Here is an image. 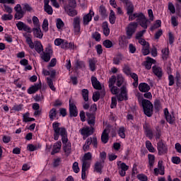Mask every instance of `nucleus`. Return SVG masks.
<instances>
[{
  "label": "nucleus",
  "instance_id": "obj_1",
  "mask_svg": "<svg viewBox=\"0 0 181 181\" xmlns=\"http://www.w3.org/2000/svg\"><path fill=\"white\" fill-rule=\"evenodd\" d=\"M52 128L54 130V139L58 141L59 137L62 136V142L63 144V151L66 156H69L71 153V143L69 141L67 137V131L64 127H60V123L54 122L52 124Z\"/></svg>",
  "mask_w": 181,
  "mask_h": 181
},
{
  "label": "nucleus",
  "instance_id": "obj_2",
  "mask_svg": "<svg viewBox=\"0 0 181 181\" xmlns=\"http://www.w3.org/2000/svg\"><path fill=\"white\" fill-rule=\"evenodd\" d=\"M93 159V154L90 152L86 153L82 158V170H81V179L82 180H86V173L88 170L91 163L90 160Z\"/></svg>",
  "mask_w": 181,
  "mask_h": 181
},
{
  "label": "nucleus",
  "instance_id": "obj_3",
  "mask_svg": "<svg viewBox=\"0 0 181 181\" xmlns=\"http://www.w3.org/2000/svg\"><path fill=\"white\" fill-rule=\"evenodd\" d=\"M142 105L145 115L152 117V114L153 113V105H152L151 101L144 99L142 100Z\"/></svg>",
  "mask_w": 181,
  "mask_h": 181
},
{
  "label": "nucleus",
  "instance_id": "obj_4",
  "mask_svg": "<svg viewBox=\"0 0 181 181\" xmlns=\"http://www.w3.org/2000/svg\"><path fill=\"white\" fill-rule=\"evenodd\" d=\"M40 54V57L43 62H45V63H47L50 62V59H52V55L53 54V49H52V47H47L45 49V52L42 51V52Z\"/></svg>",
  "mask_w": 181,
  "mask_h": 181
},
{
  "label": "nucleus",
  "instance_id": "obj_5",
  "mask_svg": "<svg viewBox=\"0 0 181 181\" xmlns=\"http://www.w3.org/2000/svg\"><path fill=\"white\" fill-rule=\"evenodd\" d=\"M138 28V23L132 22L130 23L126 28V35L127 39H131L132 35H134Z\"/></svg>",
  "mask_w": 181,
  "mask_h": 181
},
{
  "label": "nucleus",
  "instance_id": "obj_6",
  "mask_svg": "<svg viewBox=\"0 0 181 181\" xmlns=\"http://www.w3.org/2000/svg\"><path fill=\"white\" fill-rule=\"evenodd\" d=\"M151 22L152 21L146 18V17L145 16V15H144V13H142L141 16H140V18L139 19V21H138L140 26H141V28H143L144 30H146V29H148V26L151 25Z\"/></svg>",
  "mask_w": 181,
  "mask_h": 181
},
{
  "label": "nucleus",
  "instance_id": "obj_7",
  "mask_svg": "<svg viewBox=\"0 0 181 181\" xmlns=\"http://www.w3.org/2000/svg\"><path fill=\"white\" fill-rule=\"evenodd\" d=\"M14 9L16 11V14L14 16L15 19L17 21H19L20 19H22L23 16H25V11L22 9V6L21 4H17L15 7Z\"/></svg>",
  "mask_w": 181,
  "mask_h": 181
},
{
  "label": "nucleus",
  "instance_id": "obj_8",
  "mask_svg": "<svg viewBox=\"0 0 181 181\" xmlns=\"http://www.w3.org/2000/svg\"><path fill=\"white\" fill-rule=\"evenodd\" d=\"M79 132H81V135H83V139H86V138L94 134V128H93L92 127H84L79 130Z\"/></svg>",
  "mask_w": 181,
  "mask_h": 181
},
{
  "label": "nucleus",
  "instance_id": "obj_9",
  "mask_svg": "<svg viewBox=\"0 0 181 181\" xmlns=\"http://www.w3.org/2000/svg\"><path fill=\"white\" fill-rule=\"evenodd\" d=\"M80 17L77 16L74 18L73 28L74 35H80Z\"/></svg>",
  "mask_w": 181,
  "mask_h": 181
},
{
  "label": "nucleus",
  "instance_id": "obj_10",
  "mask_svg": "<svg viewBox=\"0 0 181 181\" xmlns=\"http://www.w3.org/2000/svg\"><path fill=\"white\" fill-rule=\"evenodd\" d=\"M163 161H158V168H154V174L156 176H158V175H161V176H163V175H165V167L163 166Z\"/></svg>",
  "mask_w": 181,
  "mask_h": 181
},
{
  "label": "nucleus",
  "instance_id": "obj_11",
  "mask_svg": "<svg viewBox=\"0 0 181 181\" xmlns=\"http://www.w3.org/2000/svg\"><path fill=\"white\" fill-rule=\"evenodd\" d=\"M117 100L118 101H124V100H128L127 87L122 86L121 88V92L117 95Z\"/></svg>",
  "mask_w": 181,
  "mask_h": 181
},
{
  "label": "nucleus",
  "instance_id": "obj_12",
  "mask_svg": "<svg viewBox=\"0 0 181 181\" xmlns=\"http://www.w3.org/2000/svg\"><path fill=\"white\" fill-rule=\"evenodd\" d=\"M69 114L70 117H77L78 115L77 107L74 103H71V100H69Z\"/></svg>",
  "mask_w": 181,
  "mask_h": 181
},
{
  "label": "nucleus",
  "instance_id": "obj_13",
  "mask_svg": "<svg viewBox=\"0 0 181 181\" xmlns=\"http://www.w3.org/2000/svg\"><path fill=\"white\" fill-rule=\"evenodd\" d=\"M93 16H94V11L93 10H90L88 13L84 15L83 17V25H88L91 22Z\"/></svg>",
  "mask_w": 181,
  "mask_h": 181
},
{
  "label": "nucleus",
  "instance_id": "obj_14",
  "mask_svg": "<svg viewBox=\"0 0 181 181\" xmlns=\"http://www.w3.org/2000/svg\"><path fill=\"white\" fill-rule=\"evenodd\" d=\"M159 155H165L168 152V146L162 141H159L157 144Z\"/></svg>",
  "mask_w": 181,
  "mask_h": 181
},
{
  "label": "nucleus",
  "instance_id": "obj_15",
  "mask_svg": "<svg viewBox=\"0 0 181 181\" xmlns=\"http://www.w3.org/2000/svg\"><path fill=\"white\" fill-rule=\"evenodd\" d=\"M152 70L153 74H155L158 78H162V76H163V70H162L160 66L155 65L152 67Z\"/></svg>",
  "mask_w": 181,
  "mask_h": 181
},
{
  "label": "nucleus",
  "instance_id": "obj_16",
  "mask_svg": "<svg viewBox=\"0 0 181 181\" xmlns=\"http://www.w3.org/2000/svg\"><path fill=\"white\" fill-rule=\"evenodd\" d=\"M164 114L165 115L167 122H169V124H173V122H175V115L169 113L168 108L164 109Z\"/></svg>",
  "mask_w": 181,
  "mask_h": 181
},
{
  "label": "nucleus",
  "instance_id": "obj_17",
  "mask_svg": "<svg viewBox=\"0 0 181 181\" xmlns=\"http://www.w3.org/2000/svg\"><path fill=\"white\" fill-rule=\"evenodd\" d=\"M50 0H44V11L47 13L48 15H53V8L49 5Z\"/></svg>",
  "mask_w": 181,
  "mask_h": 181
},
{
  "label": "nucleus",
  "instance_id": "obj_18",
  "mask_svg": "<svg viewBox=\"0 0 181 181\" xmlns=\"http://www.w3.org/2000/svg\"><path fill=\"white\" fill-rule=\"evenodd\" d=\"M104 168V160L96 161L94 165V171L97 173H102Z\"/></svg>",
  "mask_w": 181,
  "mask_h": 181
},
{
  "label": "nucleus",
  "instance_id": "obj_19",
  "mask_svg": "<svg viewBox=\"0 0 181 181\" xmlns=\"http://www.w3.org/2000/svg\"><path fill=\"white\" fill-rule=\"evenodd\" d=\"M40 88H42V83L41 82H40L38 83H35L33 86L30 87L28 89V94H35V93H36V91L40 90Z\"/></svg>",
  "mask_w": 181,
  "mask_h": 181
},
{
  "label": "nucleus",
  "instance_id": "obj_20",
  "mask_svg": "<svg viewBox=\"0 0 181 181\" xmlns=\"http://www.w3.org/2000/svg\"><path fill=\"white\" fill-rule=\"evenodd\" d=\"M16 27H17V29H18V30H24L25 32H30V28L22 21H19L18 23H17Z\"/></svg>",
  "mask_w": 181,
  "mask_h": 181
},
{
  "label": "nucleus",
  "instance_id": "obj_21",
  "mask_svg": "<svg viewBox=\"0 0 181 181\" xmlns=\"http://www.w3.org/2000/svg\"><path fill=\"white\" fill-rule=\"evenodd\" d=\"M61 149H62V141H58L54 144L52 151L51 152V155H54L55 153H59V152H60Z\"/></svg>",
  "mask_w": 181,
  "mask_h": 181
},
{
  "label": "nucleus",
  "instance_id": "obj_22",
  "mask_svg": "<svg viewBox=\"0 0 181 181\" xmlns=\"http://www.w3.org/2000/svg\"><path fill=\"white\" fill-rule=\"evenodd\" d=\"M110 135V129H105L102 133L101 141L103 144L108 142Z\"/></svg>",
  "mask_w": 181,
  "mask_h": 181
},
{
  "label": "nucleus",
  "instance_id": "obj_23",
  "mask_svg": "<svg viewBox=\"0 0 181 181\" xmlns=\"http://www.w3.org/2000/svg\"><path fill=\"white\" fill-rule=\"evenodd\" d=\"M156 61L149 57L146 58V61L144 62V66L147 70L152 69V64H155Z\"/></svg>",
  "mask_w": 181,
  "mask_h": 181
},
{
  "label": "nucleus",
  "instance_id": "obj_24",
  "mask_svg": "<svg viewBox=\"0 0 181 181\" xmlns=\"http://www.w3.org/2000/svg\"><path fill=\"white\" fill-rule=\"evenodd\" d=\"M33 33L35 37H37V39H42L43 37V33H42L40 27H35L33 28Z\"/></svg>",
  "mask_w": 181,
  "mask_h": 181
},
{
  "label": "nucleus",
  "instance_id": "obj_25",
  "mask_svg": "<svg viewBox=\"0 0 181 181\" xmlns=\"http://www.w3.org/2000/svg\"><path fill=\"white\" fill-rule=\"evenodd\" d=\"M139 90L141 93H148L151 90V86L146 83H141L139 85Z\"/></svg>",
  "mask_w": 181,
  "mask_h": 181
},
{
  "label": "nucleus",
  "instance_id": "obj_26",
  "mask_svg": "<svg viewBox=\"0 0 181 181\" xmlns=\"http://www.w3.org/2000/svg\"><path fill=\"white\" fill-rule=\"evenodd\" d=\"M91 83L93 88H95V90H101V83H100V81H98L96 77H91Z\"/></svg>",
  "mask_w": 181,
  "mask_h": 181
},
{
  "label": "nucleus",
  "instance_id": "obj_27",
  "mask_svg": "<svg viewBox=\"0 0 181 181\" xmlns=\"http://www.w3.org/2000/svg\"><path fill=\"white\" fill-rule=\"evenodd\" d=\"M34 48L37 53L40 54L42 52H43V45H42V42L40 41H35L34 44Z\"/></svg>",
  "mask_w": 181,
  "mask_h": 181
},
{
  "label": "nucleus",
  "instance_id": "obj_28",
  "mask_svg": "<svg viewBox=\"0 0 181 181\" xmlns=\"http://www.w3.org/2000/svg\"><path fill=\"white\" fill-rule=\"evenodd\" d=\"M148 169L152 170L153 169V165H155V156L152 154L148 155Z\"/></svg>",
  "mask_w": 181,
  "mask_h": 181
},
{
  "label": "nucleus",
  "instance_id": "obj_29",
  "mask_svg": "<svg viewBox=\"0 0 181 181\" xmlns=\"http://www.w3.org/2000/svg\"><path fill=\"white\" fill-rule=\"evenodd\" d=\"M129 16V21H135L136 19L137 22L139 21L141 16H142V13H132L128 14Z\"/></svg>",
  "mask_w": 181,
  "mask_h": 181
},
{
  "label": "nucleus",
  "instance_id": "obj_30",
  "mask_svg": "<svg viewBox=\"0 0 181 181\" xmlns=\"http://www.w3.org/2000/svg\"><path fill=\"white\" fill-rule=\"evenodd\" d=\"M57 114L58 112L56 108L51 109L49 112V118L50 121H54L55 118H57Z\"/></svg>",
  "mask_w": 181,
  "mask_h": 181
},
{
  "label": "nucleus",
  "instance_id": "obj_31",
  "mask_svg": "<svg viewBox=\"0 0 181 181\" xmlns=\"http://www.w3.org/2000/svg\"><path fill=\"white\" fill-rule=\"evenodd\" d=\"M123 83L124 76H122V74H117L116 78V85L117 86V87H121Z\"/></svg>",
  "mask_w": 181,
  "mask_h": 181
},
{
  "label": "nucleus",
  "instance_id": "obj_32",
  "mask_svg": "<svg viewBox=\"0 0 181 181\" xmlns=\"http://www.w3.org/2000/svg\"><path fill=\"white\" fill-rule=\"evenodd\" d=\"M122 60H124V56H122L121 54H119L114 57L113 64L118 65L119 63H121V62H122Z\"/></svg>",
  "mask_w": 181,
  "mask_h": 181
},
{
  "label": "nucleus",
  "instance_id": "obj_33",
  "mask_svg": "<svg viewBox=\"0 0 181 181\" xmlns=\"http://www.w3.org/2000/svg\"><path fill=\"white\" fill-rule=\"evenodd\" d=\"M103 34L105 36H109L110 35V28H108V23L104 22L103 23Z\"/></svg>",
  "mask_w": 181,
  "mask_h": 181
},
{
  "label": "nucleus",
  "instance_id": "obj_34",
  "mask_svg": "<svg viewBox=\"0 0 181 181\" xmlns=\"http://www.w3.org/2000/svg\"><path fill=\"white\" fill-rule=\"evenodd\" d=\"M39 148H42V145L37 144V145H33V144H28L27 146V148L30 152H33L35 151H37V149H39Z\"/></svg>",
  "mask_w": 181,
  "mask_h": 181
},
{
  "label": "nucleus",
  "instance_id": "obj_35",
  "mask_svg": "<svg viewBox=\"0 0 181 181\" xmlns=\"http://www.w3.org/2000/svg\"><path fill=\"white\" fill-rule=\"evenodd\" d=\"M30 114L29 112H26L23 116V119L24 122H32L33 121H35V118L30 117Z\"/></svg>",
  "mask_w": 181,
  "mask_h": 181
},
{
  "label": "nucleus",
  "instance_id": "obj_36",
  "mask_svg": "<svg viewBox=\"0 0 181 181\" xmlns=\"http://www.w3.org/2000/svg\"><path fill=\"white\" fill-rule=\"evenodd\" d=\"M109 21L112 25H114V23H115V21H117V17H115V12H114L112 10L110 11Z\"/></svg>",
  "mask_w": 181,
  "mask_h": 181
},
{
  "label": "nucleus",
  "instance_id": "obj_37",
  "mask_svg": "<svg viewBox=\"0 0 181 181\" xmlns=\"http://www.w3.org/2000/svg\"><path fill=\"white\" fill-rule=\"evenodd\" d=\"M42 30L44 32L49 31V21L47 19H44L42 25Z\"/></svg>",
  "mask_w": 181,
  "mask_h": 181
},
{
  "label": "nucleus",
  "instance_id": "obj_38",
  "mask_svg": "<svg viewBox=\"0 0 181 181\" xmlns=\"http://www.w3.org/2000/svg\"><path fill=\"white\" fill-rule=\"evenodd\" d=\"M25 40L30 49H35V44L33 43V41H32V37L25 36Z\"/></svg>",
  "mask_w": 181,
  "mask_h": 181
},
{
  "label": "nucleus",
  "instance_id": "obj_39",
  "mask_svg": "<svg viewBox=\"0 0 181 181\" xmlns=\"http://www.w3.org/2000/svg\"><path fill=\"white\" fill-rule=\"evenodd\" d=\"M47 85L49 86V88L52 91H56V88L54 87V85H53V80H52V78H47Z\"/></svg>",
  "mask_w": 181,
  "mask_h": 181
},
{
  "label": "nucleus",
  "instance_id": "obj_40",
  "mask_svg": "<svg viewBox=\"0 0 181 181\" xmlns=\"http://www.w3.org/2000/svg\"><path fill=\"white\" fill-rule=\"evenodd\" d=\"M120 163V165H119ZM117 165L119 167V169L122 170H124L127 172V170H128V169H129V167L128 165H127V164H125V163H121V161H119V163H117Z\"/></svg>",
  "mask_w": 181,
  "mask_h": 181
},
{
  "label": "nucleus",
  "instance_id": "obj_41",
  "mask_svg": "<svg viewBox=\"0 0 181 181\" xmlns=\"http://www.w3.org/2000/svg\"><path fill=\"white\" fill-rule=\"evenodd\" d=\"M146 146L148 151H149V152H152V153L155 152V148H153V146H152V143H151V141H146Z\"/></svg>",
  "mask_w": 181,
  "mask_h": 181
},
{
  "label": "nucleus",
  "instance_id": "obj_42",
  "mask_svg": "<svg viewBox=\"0 0 181 181\" xmlns=\"http://www.w3.org/2000/svg\"><path fill=\"white\" fill-rule=\"evenodd\" d=\"M161 52H162L163 59L164 60H166L168 57H169V49L167 48H164L162 49Z\"/></svg>",
  "mask_w": 181,
  "mask_h": 181
},
{
  "label": "nucleus",
  "instance_id": "obj_43",
  "mask_svg": "<svg viewBox=\"0 0 181 181\" xmlns=\"http://www.w3.org/2000/svg\"><path fill=\"white\" fill-rule=\"evenodd\" d=\"M75 65L76 69H84V67H86L84 62L80 60H77Z\"/></svg>",
  "mask_w": 181,
  "mask_h": 181
},
{
  "label": "nucleus",
  "instance_id": "obj_44",
  "mask_svg": "<svg viewBox=\"0 0 181 181\" xmlns=\"http://www.w3.org/2000/svg\"><path fill=\"white\" fill-rule=\"evenodd\" d=\"M96 63L97 62H95L94 59L89 60V67L91 71H95Z\"/></svg>",
  "mask_w": 181,
  "mask_h": 181
},
{
  "label": "nucleus",
  "instance_id": "obj_45",
  "mask_svg": "<svg viewBox=\"0 0 181 181\" xmlns=\"http://www.w3.org/2000/svg\"><path fill=\"white\" fill-rule=\"evenodd\" d=\"M1 19L2 21H12V19H13V16L9 13L8 14H4L1 16Z\"/></svg>",
  "mask_w": 181,
  "mask_h": 181
},
{
  "label": "nucleus",
  "instance_id": "obj_46",
  "mask_svg": "<svg viewBox=\"0 0 181 181\" xmlns=\"http://www.w3.org/2000/svg\"><path fill=\"white\" fill-rule=\"evenodd\" d=\"M99 12L100 15L103 16V18H107V10L105 9V7L101 6L99 9Z\"/></svg>",
  "mask_w": 181,
  "mask_h": 181
},
{
  "label": "nucleus",
  "instance_id": "obj_47",
  "mask_svg": "<svg viewBox=\"0 0 181 181\" xmlns=\"http://www.w3.org/2000/svg\"><path fill=\"white\" fill-rule=\"evenodd\" d=\"M82 96H83L84 101H86V102L88 101V90L83 89L82 90Z\"/></svg>",
  "mask_w": 181,
  "mask_h": 181
},
{
  "label": "nucleus",
  "instance_id": "obj_48",
  "mask_svg": "<svg viewBox=\"0 0 181 181\" xmlns=\"http://www.w3.org/2000/svg\"><path fill=\"white\" fill-rule=\"evenodd\" d=\"M103 46H105L106 49H111L112 47V42L110 40H106L103 41Z\"/></svg>",
  "mask_w": 181,
  "mask_h": 181
},
{
  "label": "nucleus",
  "instance_id": "obj_49",
  "mask_svg": "<svg viewBox=\"0 0 181 181\" xmlns=\"http://www.w3.org/2000/svg\"><path fill=\"white\" fill-rule=\"evenodd\" d=\"M92 37L95 39L96 42H100V40H101V34H100L98 32H95L92 35Z\"/></svg>",
  "mask_w": 181,
  "mask_h": 181
},
{
  "label": "nucleus",
  "instance_id": "obj_50",
  "mask_svg": "<svg viewBox=\"0 0 181 181\" xmlns=\"http://www.w3.org/2000/svg\"><path fill=\"white\" fill-rule=\"evenodd\" d=\"M56 25H57V29H62V28L64 27V23L60 18L57 19Z\"/></svg>",
  "mask_w": 181,
  "mask_h": 181
},
{
  "label": "nucleus",
  "instance_id": "obj_51",
  "mask_svg": "<svg viewBox=\"0 0 181 181\" xmlns=\"http://www.w3.org/2000/svg\"><path fill=\"white\" fill-rule=\"evenodd\" d=\"M121 2H122L125 5L126 9L127 8H131L132 6H134V4H132V2L129 0H120Z\"/></svg>",
  "mask_w": 181,
  "mask_h": 181
},
{
  "label": "nucleus",
  "instance_id": "obj_52",
  "mask_svg": "<svg viewBox=\"0 0 181 181\" xmlns=\"http://www.w3.org/2000/svg\"><path fill=\"white\" fill-rule=\"evenodd\" d=\"M33 23L35 28H40V23H39V18L36 16L33 17Z\"/></svg>",
  "mask_w": 181,
  "mask_h": 181
},
{
  "label": "nucleus",
  "instance_id": "obj_53",
  "mask_svg": "<svg viewBox=\"0 0 181 181\" xmlns=\"http://www.w3.org/2000/svg\"><path fill=\"white\" fill-rule=\"evenodd\" d=\"M117 81V77L115 76H112L111 78L109 79V87H112L115 82Z\"/></svg>",
  "mask_w": 181,
  "mask_h": 181
},
{
  "label": "nucleus",
  "instance_id": "obj_54",
  "mask_svg": "<svg viewBox=\"0 0 181 181\" xmlns=\"http://www.w3.org/2000/svg\"><path fill=\"white\" fill-rule=\"evenodd\" d=\"M141 52H142V54H144V56H147V54H149V53H150L149 45H146L145 47H143Z\"/></svg>",
  "mask_w": 181,
  "mask_h": 181
},
{
  "label": "nucleus",
  "instance_id": "obj_55",
  "mask_svg": "<svg viewBox=\"0 0 181 181\" xmlns=\"http://www.w3.org/2000/svg\"><path fill=\"white\" fill-rule=\"evenodd\" d=\"M101 94L100 93V91H97L95 93H93V100L95 103H96V101L100 100V97Z\"/></svg>",
  "mask_w": 181,
  "mask_h": 181
},
{
  "label": "nucleus",
  "instance_id": "obj_56",
  "mask_svg": "<svg viewBox=\"0 0 181 181\" xmlns=\"http://www.w3.org/2000/svg\"><path fill=\"white\" fill-rule=\"evenodd\" d=\"M72 169L75 173L80 172V168H78V163L74 162L72 166Z\"/></svg>",
  "mask_w": 181,
  "mask_h": 181
},
{
  "label": "nucleus",
  "instance_id": "obj_57",
  "mask_svg": "<svg viewBox=\"0 0 181 181\" xmlns=\"http://www.w3.org/2000/svg\"><path fill=\"white\" fill-rule=\"evenodd\" d=\"M110 89L111 90V93L113 94H118V93H119V88H118V87L115 86H110Z\"/></svg>",
  "mask_w": 181,
  "mask_h": 181
},
{
  "label": "nucleus",
  "instance_id": "obj_58",
  "mask_svg": "<svg viewBox=\"0 0 181 181\" xmlns=\"http://www.w3.org/2000/svg\"><path fill=\"white\" fill-rule=\"evenodd\" d=\"M171 23L174 27H176L177 26V25H179V22L177 21V18H176L175 16H173L171 17Z\"/></svg>",
  "mask_w": 181,
  "mask_h": 181
},
{
  "label": "nucleus",
  "instance_id": "obj_59",
  "mask_svg": "<svg viewBox=\"0 0 181 181\" xmlns=\"http://www.w3.org/2000/svg\"><path fill=\"white\" fill-rule=\"evenodd\" d=\"M160 25H162V21L160 20L156 21V23L151 27V30H153V29L160 28Z\"/></svg>",
  "mask_w": 181,
  "mask_h": 181
},
{
  "label": "nucleus",
  "instance_id": "obj_60",
  "mask_svg": "<svg viewBox=\"0 0 181 181\" xmlns=\"http://www.w3.org/2000/svg\"><path fill=\"white\" fill-rule=\"evenodd\" d=\"M137 179L140 181H148V177L144 174H139L137 175Z\"/></svg>",
  "mask_w": 181,
  "mask_h": 181
},
{
  "label": "nucleus",
  "instance_id": "obj_61",
  "mask_svg": "<svg viewBox=\"0 0 181 181\" xmlns=\"http://www.w3.org/2000/svg\"><path fill=\"white\" fill-rule=\"evenodd\" d=\"M118 134L119 136H121L122 139L125 138V129L124 127H120Z\"/></svg>",
  "mask_w": 181,
  "mask_h": 181
},
{
  "label": "nucleus",
  "instance_id": "obj_62",
  "mask_svg": "<svg viewBox=\"0 0 181 181\" xmlns=\"http://www.w3.org/2000/svg\"><path fill=\"white\" fill-rule=\"evenodd\" d=\"M23 6V11L25 12V11H28V12H32V11H33V8H32V7L28 4H22Z\"/></svg>",
  "mask_w": 181,
  "mask_h": 181
},
{
  "label": "nucleus",
  "instance_id": "obj_63",
  "mask_svg": "<svg viewBox=\"0 0 181 181\" xmlns=\"http://www.w3.org/2000/svg\"><path fill=\"white\" fill-rule=\"evenodd\" d=\"M171 160L173 163H175V165H179V163H180L181 162V159L180 158V157L177 156L173 157L171 158Z\"/></svg>",
  "mask_w": 181,
  "mask_h": 181
},
{
  "label": "nucleus",
  "instance_id": "obj_64",
  "mask_svg": "<svg viewBox=\"0 0 181 181\" xmlns=\"http://www.w3.org/2000/svg\"><path fill=\"white\" fill-rule=\"evenodd\" d=\"M68 15L69 16H76L77 15V11L74 8H69L68 11Z\"/></svg>",
  "mask_w": 181,
  "mask_h": 181
}]
</instances>
